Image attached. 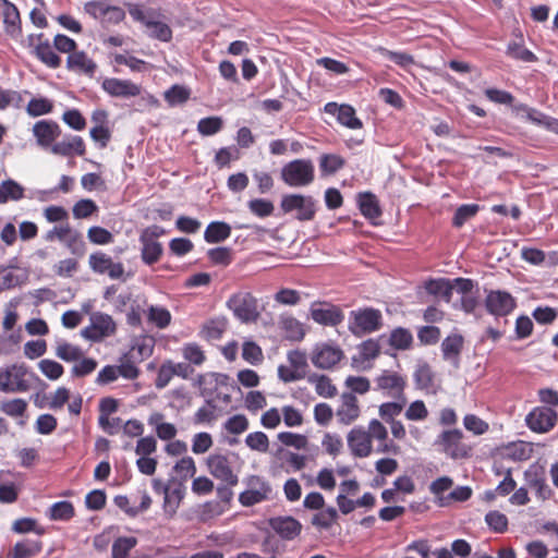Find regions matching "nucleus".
<instances>
[{
    "mask_svg": "<svg viewBox=\"0 0 558 558\" xmlns=\"http://www.w3.org/2000/svg\"><path fill=\"white\" fill-rule=\"evenodd\" d=\"M27 408V401L22 398L8 399L0 402V411L14 418L25 416Z\"/></svg>",
    "mask_w": 558,
    "mask_h": 558,
    "instance_id": "obj_41",
    "label": "nucleus"
},
{
    "mask_svg": "<svg viewBox=\"0 0 558 558\" xmlns=\"http://www.w3.org/2000/svg\"><path fill=\"white\" fill-rule=\"evenodd\" d=\"M395 402H385L379 407V415L386 422L390 423L396 421L395 417L398 416L407 402L405 397L397 399Z\"/></svg>",
    "mask_w": 558,
    "mask_h": 558,
    "instance_id": "obj_55",
    "label": "nucleus"
},
{
    "mask_svg": "<svg viewBox=\"0 0 558 558\" xmlns=\"http://www.w3.org/2000/svg\"><path fill=\"white\" fill-rule=\"evenodd\" d=\"M278 324L284 339L289 341L300 342L306 335L304 324L292 315H281Z\"/></svg>",
    "mask_w": 558,
    "mask_h": 558,
    "instance_id": "obj_25",
    "label": "nucleus"
},
{
    "mask_svg": "<svg viewBox=\"0 0 558 558\" xmlns=\"http://www.w3.org/2000/svg\"><path fill=\"white\" fill-rule=\"evenodd\" d=\"M185 496L182 483H173L163 496V511L168 518H173Z\"/></svg>",
    "mask_w": 558,
    "mask_h": 558,
    "instance_id": "obj_26",
    "label": "nucleus"
},
{
    "mask_svg": "<svg viewBox=\"0 0 558 558\" xmlns=\"http://www.w3.org/2000/svg\"><path fill=\"white\" fill-rule=\"evenodd\" d=\"M359 208L361 214L367 219L374 220L381 216L378 199L371 192L359 194Z\"/></svg>",
    "mask_w": 558,
    "mask_h": 558,
    "instance_id": "obj_29",
    "label": "nucleus"
},
{
    "mask_svg": "<svg viewBox=\"0 0 558 558\" xmlns=\"http://www.w3.org/2000/svg\"><path fill=\"white\" fill-rule=\"evenodd\" d=\"M310 315L315 323L322 326L337 327L344 319L343 311L338 305L327 302H313Z\"/></svg>",
    "mask_w": 558,
    "mask_h": 558,
    "instance_id": "obj_12",
    "label": "nucleus"
},
{
    "mask_svg": "<svg viewBox=\"0 0 558 558\" xmlns=\"http://www.w3.org/2000/svg\"><path fill=\"white\" fill-rule=\"evenodd\" d=\"M24 281L19 269L12 267H0V293L2 291L20 286Z\"/></svg>",
    "mask_w": 558,
    "mask_h": 558,
    "instance_id": "obj_43",
    "label": "nucleus"
},
{
    "mask_svg": "<svg viewBox=\"0 0 558 558\" xmlns=\"http://www.w3.org/2000/svg\"><path fill=\"white\" fill-rule=\"evenodd\" d=\"M181 351L184 360L191 365L201 366L206 361L205 352L195 342L185 343Z\"/></svg>",
    "mask_w": 558,
    "mask_h": 558,
    "instance_id": "obj_52",
    "label": "nucleus"
},
{
    "mask_svg": "<svg viewBox=\"0 0 558 558\" xmlns=\"http://www.w3.org/2000/svg\"><path fill=\"white\" fill-rule=\"evenodd\" d=\"M281 179L289 186H306L315 179V168L311 159H294L281 169Z\"/></svg>",
    "mask_w": 558,
    "mask_h": 558,
    "instance_id": "obj_7",
    "label": "nucleus"
},
{
    "mask_svg": "<svg viewBox=\"0 0 558 558\" xmlns=\"http://www.w3.org/2000/svg\"><path fill=\"white\" fill-rule=\"evenodd\" d=\"M66 68L78 74L93 76L97 70V64L84 51H74L66 58Z\"/></svg>",
    "mask_w": 558,
    "mask_h": 558,
    "instance_id": "obj_24",
    "label": "nucleus"
},
{
    "mask_svg": "<svg viewBox=\"0 0 558 558\" xmlns=\"http://www.w3.org/2000/svg\"><path fill=\"white\" fill-rule=\"evenodd\" d=\"M40 372L50 380L59 379L63 373L64 367L57 361L44 359L38 363Z\"/></svg>",
    "mask_w": 558,
    "mask_h": 558,
    "instance_id": "obj_63",
    "label": "nucleus"
},
{
    "mask_svg": "<svg viewBox=\"0 0 558 558\" xmlns=\"http://www.w3.org/2000/svg\"><path fill=\"white\" fill-rule=\"evenodd\" d=\"M32 53L45 65L50 69H57L61 65V58L54 52L50 41L35 47Z\"/></svg>",
    "mask_w": 558,
    "mask_h": 558,
    "instance_id": "obj_37",
    "label": "nucleus"
},
{
    "mask_svg": "<svg viewBox=\"0 0 558 558\" xmlns=\"http://www.w3.org/2000/svg\"><path fill=\"white\" fill-rule=\"evenodd\" d=\"M163 97L170 107L182 105L189 100L190 89L175 84L165 92Z\"/></svg>",
    "mask_w": 558,
    "mask_h": 558,
    "instance_id": "obj_53",
    "label": "nucleus"
},
{
    "mask_svg": "<svg viewBox=\"0 0 558 558\" xmlns=\"http://www.w3.org/2000/svg\"><path fill=\"white\" fill-rule=\"evenodd\" d=\"M477 204H464L457 208L453 218L452 226L456 228H461L468 220L475 217L478 213Z\"/></svg>",
    "mask_w": 558,
    "mask_h": 558,
    "instance_id": "obj_57",
    "label": "nucleus"
},
{
    "mask_svg": "<svg viewBox=\"0 0 558 558\" xmlns=\"http://www.w3.org/2000/svg\"><path fill=\"white\" fill-rule=\"evenodd\" d=\"M154 351V339L150 337H142L135 341L126 353L129 357H132L137 363L148 359Z\"/></svg>",
    "mask_w": 558,
    "mask_h": 558,
    "instance_id": "obj_35",
    "label": "nucleus"
},
{
    "mask_svg": "<svg viewBox=\"0 0 558 558\" xmlns=\"http://www.w3.org/2000/svg\"><path fill=\"white\" fill-rule=\"evenodd\" d=\"M413 379L417 389L430 390L434 388L435 374L427 362H418Z\"/></svg>",
    "mask_w": 558,
    "mask_h": 558,
    "instance_id": "obj_31",
    "label": "nucleus"
},
{
    "mask_svg": "<svg viewBox=\"0 0 558 558\" xmlns=\"http://www.w3.org/2000/svg\"><path fill=\"white\" fill-rule=\"evenodd\" d=\"M43 550V542L39 539H23L17 542L9 551V558H33Z\"/></svg>",
    "mask_w": 558,
    "mask_h": 558,
    "instance_id": "obj_28",
    "label": "nucleus"
},
{
    "mask_svg": "<svg viewBox=\"0 0 558 558\" xmlns=\"http://www.w3.org/2000/svg\"><path fill=\"white\" fill-rule=\"evenodd\" d=\"M60 125L50 119H44L35 122L32 129L33 136L36 140V144L45 149L52 151V147L57 143V140L61 135Z\"/></svg>",
    "mask_w": 558,
    "mask_h": 558,
    "instance_id": "obj_13",
    "label": "nucleus"
},
{
    "mask_svg": "<svg viewBox=\"0 0 558 558\" xmlns=\"http://www.w3.org/2000/svg\"><path fill=\"white\" fill-rule=\"evenodd\" d=\"M223 121L220 117L203 118L197 123V131L204 136H210L221 131Z\"/></svg>",
    "mask_w": 558,
    "mask_h": 558,
    "instance_id": "obj_61",
    "label": "nucleus"
},
{
    "mask_svg": "<svg viewBox=\"0 0 558 558\" xmlns=\"http://www.w3.org/2000/svg\"><path fill=\"white\" fill-rule=\"evenodd\" d=\"M269 526L286 541L294 539L302 531L301 522L290 515L271 518Z\"/></svg>",
    "mask_w": 558,
    "mask_h": 558,
    "instance_id": "obj_22",
    "label": "nucleus"
},
{
    "mask_svg": "<svg viewBox=\"0 0 558 558\" xmlns=\"http://www.w3.org/2000/svg\"><path fill=\"white\" fill-rule=\"evenodd\" d=\"M24 197V187L14 180H5L0 183V204L9 201H20Z\"/></svg>",
    "mask_w": 558,
    "mask_h": 558,
    "instance_id": "obj_40",
    "label": "nucleus"
},
{
    "mask_svg": "<svg viewBox=\"0 0 558 558\" xmlns=\"http://www.w3.org/2000/svg\"><path fill=\"white\" fill-rule=\"evenodd\" d=\"M274 300L281 305L295 306L301 302L302 295L301 292L295 289L281 288L275 293Z\"/></svg>",
    "mask_w": 558,
    "mask_h": 558,
    "instance_id": "obj_60",
    "label": "nucleus"
},
{
    "mask_svg": "<svg viewBox=\"0 0 558 558\" xmlns=\"http://www.w3.org/2000/svg\"><path fill=\"white\" fill-rule=\"evenodd\" d=\"M76 363L71 368V375L75 378H82L94 373L98 366V363L93 357H81V360L75 361Z\"/></svg>",
    "mask_w": 558,
    "mask_h": 558,
    "instance_id": "obj_58",
    "label": "nucleus"
},
{
    "mask_svg": "<svg viewBox=\"0 0 558 558\" xmlns=\"http://www.w3.org/2000/svg\"><path fill=\"white\" fill-rule=\"evenodd\" d=\"M361 409L356 396L352 392H344L341 396L340 404L337 408L336 416L341 424L350 425L359 418Z\"/></svg>",
    "mask_w": 558,
    "mask_h": 558,
    "instance_id": "obj_21",
    "label": "nucleus"
},
{
    "mask_svg": "<svg viewBox=\"0 0 558 558\" xmlns=\"http://www.w3.org/2000/svg\"><path fill=\"white\" fill-rule=\"evenodd\" d=\"M227 320L225 318H214L206 322L201 330V336L207 341H216L221 339L227 330Z\"/></svg>",
    "mask_w": 558,
    "mask_h": 558,
    "instance_id": "obj_36",
    "label": "nucleus"
},
{
    "mask_svg": "<svg viewBox=\"0 0 558 558\" xmlns=\"http://www.w3.org/2000/svg\"><path fill=\"white\" fill-rule=\"evenodd\" d=\"M231 235V227L225 221H213L210 222L205 232L204 239L207 243H220L227 240Z\"/></svg>",
    "mask_w": 558,
    "mask_h": 558,
    "instance_id": "obj_30",
    "label": "nucleus"
},
{
    "mask_svg": "<svg viewBox=\"0 0 558 558\" xmlns=\"http://www.w3.org/2000/svg\"><path fill=\"white\" fill-rule=\"evenodd\" d=\"M0 7L2 8L5 34L13 40L21 41L24 44V41L22 40V20L19 9L9 0H0Z\"/></svg>",
    "mask_w": 558,
    "mask_h": 558,
    "instance_id": "obj_18",
    "label": "nucleus"
},
{
    "mask_svg": "<svg viewBox=\"0 0 558 558\" xmlns=\"http://www.w3.org/2000/svg\"><path fill=\"white\" fill-rule=\"evenodd\" d=\"M101 87L110 96L121 98L136 97L142 90L141 86L132 81L116 77L105 78Z\"/></svg>",
    "mask_w": 558,
    "mask_h": 558,
    "instance_id": "obj_20",
    "label": "nucleus"
},
{
    "mask_svg": "<svg viewBox=\"0 0 558 558\" xmlns=\"http://www.w3.org/2000/svg\"><path fill=\"white\" fill-rule=\"evenodd\" d=\"M523 480L538 501L554 499L555 492L547 482V470L543 463L538 461L531 463L523 472Z\"/></svg>",
    "mask_w": 558,
    "mask_h": 558,
    "instance_id": "obj_4",
    "label": "nucleus"
},
{
    "mask_svg": "<svg viewBox=\"0 0 558 558\" xmlns=\"http://www.w3.org/2000/svg\"><path fill=\"white\" fill-rule=\"evenodd\" d=\"M87 238L96 245H107L113 242V234L106 228L93 226L87 230Z\"/></svg>",
    "mask_w": 558,
    "mask_h": 558,
    "instance_id": "obj_64",
    "label": "nucleus"
},
{
    "mask_svg": "<svg viewBox=\"0 0 558 558\" xmlns=\"http://www.w3.org/2000/svg\"><path fill=\"white\" fill-rule=\"evenodd\" d=\"M337 121L351 130L363 128V122L356 117L355 109L351 105L342 104V109L339 112Z\"/></svg>",
    "mask_w": 558,
    "mask_h": 558,
    "instance_id": "obj_47",
    "label": "nucleus"
},
{
    "mask_svg": "<svg viewBox=\"0 0 558 558\" xmlns=\"http://www.w3.org/2000/svg\"><path fill=\"white\" fill-rule=\"evenodd\" d=\"M173 471L181 478L182 482L194 477L196 474V464L192 457L185 456L181 458L173 466Z\"/></svg>",
    "mask_w": 558,
    "mask_h": 558,
    "instance_id": "obj_54",
    "label": "nucleus"
},
{
    "mask_svg": "<svg viewBox=\"0 0 558 558\" xmlns=\"http://www.w3.org/2000/svg\"><path fill=\"white\" fill-rule=\"evenodd\" d=\"M90 320V326L81 331L85 339L99 341L105 337L112 336L117 330L113 318L108 314L96 313L92 316Z\"/></svg>",
    "mask_w": 558,
    "mask_h": 558,
    "instance_id": "obj_15",
    "label": "nucleus"
},
{
    "mask_svg": "<svg viewBox=\"0 0 558 558\" xmlns=\"http://www.w3.org/2000/svg\"><path fill=\"white\" fill-rule=\"evenodd\" d=\"M137 545V538L134 536L118 537L111 547L112 558H128L130 551Z\"/></svg>",
    "mask_w": 558,
    "mask_h": 558,
    "instance_id": "obj_45",
    "label": "nucleus"
},
{
    "mask_svg": "<svg viewBox=\"0 0 558 558\" xmlns=\"http://www.w3.org/2000/svg\"><path fill=\"white\" fill-rule=\"evenodd\" d=\"M388 342L395 350H409L413 344V336L409 329L397 327L391 330Z\"/></svg>",
    "mask_w": 558,
    "mask_h": 558,
    "instance_id": "obj_39",
    "label": "nucleus"
},
{
    "mask_svg": "<svg viewBox=\"0 0 558 558\" xmlns=\"http://www.w3.org/2000/svg\"><path fill=\"white\" fill-rule=\"evenodd\" d=\"M120 365L117 366V371H119V376L125 379H136L140 376V368L136 366V361L125 353L121 360Z\"/></svg>",
    "mask_w": 558,
    "mask_h": 558,
    "instance_id": "obj_62",
    "label": "nucleus"
},
{
    "mask_svg": "<svg viewBox=\"0 0 558 558\" xmlns=\"http://www.w3.org/2000/svg\"><path fill=\"white\" fill-rule=\"evenodd\" d=\"M28 374L26 366L13 364L0 369V391L2 392H25L31 385L26 379Z\"/></svg>",
    "mask_w": 558,
    "mask_h": 558,
    "instance_id": "obj_8",
    "label": "nucleus"
},
{
    "mask_svg": "<svg viewBox=\"0 0 558 558\" xmlns=\"http://www.w3.org/2000/svg\"><path fill=\"white\" fill-rule=\"evenodd\" d=\"M344 165V158L336 154H323L319 158V169L323 175L335 174L342 169Z\"/></svg>",
    "mask_w": 558,
    "mask_h": 558,
    "instance_id": "obj_42",
    "label": "nucleus"
},
{
    "mask_svg": "<svg viewBox=\"0 0 558 558\" xmlns=\"http://www.w3.org/2000/svg\"><path fill=\"white\" fill-rule=\"evenodd\" d=\"M46 514L51 521H70L75 517V508L71 501H58L49 507Z\"/></svg>",
    "mask_w": 558,
    "mask_h": 558,
    "instance_id": "obj_34",
    "label": "nucleus"
},
{
    "mask_svg": "<svg viewBox=\"0 0 558 558\" xmlns=\"http://www.w3.org/2000/svg\"><path fill=\"white\" fill-rule=\"evenodd\" d=\"M165 233V229L157 225L142 230L138 241L141 243V258L145 265L151 266L160 260L163 247L159 238Z\"/></svg>",
    "mask_w": 558,
    "mask_h": 558,
    "instance_id": "obj_6",
    "label": "nucleus"
},
{
    "mask_svg": "<svg viewBox=\"0 0 558 558\" xmlns=\"http://www.w3.org/2000/svg\"><path fill=\"white\" fill-rule=\"evenodd\" d=\"M348 446L354 457L366 458L373 451V440L378 441L376 452L398 454L400 447L388 441V430L385 425L374 418L368 423L367 430L363 426L352 428L347 437Z\"/></svg>",
    "mask_w": 558,
    "mask_h": 558,
    "instance_id": "obj_1",
    "label": "nucleus"
},
{
    "mask_svg": "<svg viewBox=\"0 0 558 558\" xmlns=\"http://www.w3.org/2000/svg\"><path fill=\"white\" fill-rule=\"evenodd\" d=\"M98 211L97 204L90 198H82L77 201L72 213L75 219H86Z\"/></svg>",
    "mask_w": 558,
    "mask_h": 558,
    "instance_id": "obj_59",
    "label": "nucleus"
},
{
    "mask_svg": "<svg viewBox=\"0 0 558 558\" xmlns=\"http://www.w3.org/2000/svg\"><path fill=\"white\" fill-rule=\"evenodd\" d=\"M343 357V351L338 345L329 343L316 344L311 354L313 365L319 369H330Z\"/></svg>",
    "mask_w": 558,
    "mask_h": 558,
    "instance_id": "obj_14",
    "label": "nucleus"
},
{
    "mask_svg": "<svg viewBox=\"0 0 558 558\" xmlns=\"http://www.w3.org/2000/svg\"><path fill=\"white\" fill-rule=\"evenodd\" d=\"M280 207L286 214L296 210V219L301 221H310L314 219L316 214L315 201L313 197L302 194L284 195L281 199Z\"/></svg>",
    "mask_w": 558,
    "mask_h": 558,
    "instance_id": "obj_9",
    "label": "nucleus"
},
{
    "mask_svg": "<svg viewBox=\"0 0 558 558\" xmlns=\"http://www.w3.org/2000/svg\"><path fill=\"white\" fill-rule=\"evenodd\" d=\"M217 417V405L214 404L213 401H206V403L194 413L193 422L196 425L211 424Z\"/></svg>",
    "mask_w": 558,
    "mask_h": 558,
    "instance_id": "obj_50",
    "label": "nucleus"
},
{
    "mask_svg": "<svg viewBox=\"0 0 558 558\" xmlns=\"http://www.w3.org/2000/svg\"><path fill=\"white\" fill-rule=\"evenodd\" d=\"M308 383L314 385L315 391L319 397L333 398L338 393L337 387L327 375L313 374L308 377Z\"/></svg>",
    "mask_w": 558,
    "mask_h": 558,
    "instance_id": "obj_32",
    "label": "nucleus"
},
{
    "mask_svg": "<svg viewBox=\"0 0 558 558\" xmlns=\"http://www.w3.org/2000/svg\"><path fill=\"white\" fill-rule=\"evenodd\" d=\"M53 108L54 106L52 100L46 97H35L28 101L26 106V112L28 116L35 118L51 113Z\"/></svg>",
    "mask_w": 558,
    "mask_h": 558,
    "instance_id": "obj_44",
    "label": "nucleus"
},
{
    "mask_svg": "<svg viewBox=\"0 0 558 558\" xmlns=\"http://www.w3.org/2000/svg\"><path fill=\"white\" fill-rule=\"evenodd\" d=\"M377 389L385 391L389 397L395 399L404 398L407 387V378L393 371H383L375 378Z\"/></svg>",
    "mask_w": 558,
    "mask_h": 558,
    "instance_id": "obj_17",
    "label": "nucleus"
},
{
    "mask_svg": "<svg viewBox=\"0 0 558 558\" xmlns=\"http://www.w3.org/2000/svg\"><path fill=\"white\" fill-rule=\"evenodd\" d=\"M425 290L428 294L441 295L447 302H449L452 295L453 286L451 280L447 278L429 279L425 282Z\"/></svg>",
    "mask_w": 558,
    "mask_h": 558,
    "instance_id": "obj_38",
    "label": "nucleus"
},
{
    "mask_svg": "<svg viewBox=\"0 0 558 558\" xmlns=\"http://www.w3.org/2000/svg\"><path fill=\"white\" fill-rule=\"evenodd\" d=\"M383 326V315L377 308L365 307L350 313L349 330L356 337H362L379 330Z\"/></svg>",
    "mask_w": 558,
    "mask_h": 558,
    "instance_id": "obj_5",
    "label": "nucleus"
},
{
    "mask_svg": "<svg viewBox=\"0 0 558 558\" xmlns=\"http://www.w3.org/2000/svg\"><path fill=\"white\" fill-rule=\"evenodd\" d=\"M558 422V413L549 407H535L525 416L526 426L534 433L550 432Z\"/></svg>",
    "mask_w": 558,
    "mask_h": 558,
    "instance_id": "obj_10",
    "label": "nucleus"
},
{
    "mask_svg": "<svg viewBox=\"0 0 558 558\" xmlns=\"http://www.w3.org/2000/svg\"><path fill=\"white\" fill-rule=\"evenodd\" d=\"M207 257L211 264L226 267L232 263L233 252L230 247L219 246L208 250Z\"/></svg>",
    "mask_w": 558,
    "mask_h": 558,
    "instance_id": "obj_56",
    "label": "nucleus"
},
{
    "mask_svg": "<svg viewBox=\"0 0 558 558\" xmlns=\"http://www.w3.org/2000/svg\"><path fill=\"white\" fill-rule=\"evenodd\" d=\"M206 465L209 473L218 481L228 486H235L239 483L238 475L233 472L231 461L228 454L211 453L206 459Z\"/></svg>",
    "mask_w": 558,
    "mask_h": 558,
    "instance_id": "obj_11",
    "label": "nucleus"
},
{
    "mask_svg": "<svg viewBox=\"0 0 558 558\" xmlns=\"http://www.w3.org/2000/svg\"><path fill=\"white\" fill-rule=\"evenodd\" d=\"M338 519V512L333 507L319 510L312 518V524L322 530H328Z\"/></svg>",
    "mask_w": 558,
    "mask_h": 558,
    "instance_id": "obj_48",
    "label": "nucleus"
},
{
    "mask_svg": "<svg viewBox=\"0 0 558 558\" xmlns=\"http://www.w3.org/2000/svg\"><path fill=\"white\" fill-rule=\"evenodd\" d=\"M227 307L243 324L256 323L260 317L258 300L247 291L233 293L227 301Z\"/></svg>",
    "mask_w": 558,
    "mask_h": 558,
    "instance_id": "obj_3",
    "label": "nucleus"
},
{
    "mask_svg": "<svg viewBox=\"0 0 558 558\" xmlns=\"http://www.w3.org/2000/svg\"><path fill=\"white\" fill-rule=\"evenodd\" d=\"M453 485V481L449 476H441L433 481L429 485L430 493L437 497L438 505L444 507L448 505L446 497L442 494L449 490Z\"/></svg>",
    "mask_w": 558,
    "mask_h": 558,
    "instance_id": "obj_51",
    "label": "nucleus"
},
{
    "mask_svg": "<svg viewBox=\"0 0 558 558\" xmlns=\"http://www.w3.org/2000/svg\"><path fill=\"white\" fill-rule=\"evenodd\" d=\"M463 343L464 339L460 333L447 336L441 342L442 357L458 366Z\"/></svg>",
    "mask_w": 558,
    "mask_h": 558,
    "instance_id": "obj_27",
    "label": "nucleus"
},
{
    "mask_svg": "<svg viewBox=\"0 0 558 558\" xmlns=\"http://www.w3.org/2000/svg\"><path fill=\"white\" fill-rule=\"evenodd\" d=\"M51 154L62 157L74 155L82 157L86 154V144L83 137L78 135H66L62 141L54 144Z\"/></svg>",
    "mask_w": 558,
    "mask_h": 558,
    "instance_id": "obj_23",
    "label": "nucleus"
},
{
    "mask_svg": "<svg viewBox=\"0 0 558 558\" xmlns=\"http://www.w3.org/2000/svg\"><path fill=\"white\" fill-rule=\"evenodd\" d=\"M485 306L494 316H507L515 307L514 298L505 291H490L485 299Z\"/></svg>",
    "mask_w": 558,
    "mask_h": 558,
    "instance_id": "obj_19",
    "label": "nucleus"
},
{
    "mask_svg": "<svg viewBox=\"0 0 558 558\" xmlns=\"http://www.w3.org/2000/svg\"><path fill=\"white\" fill-rule=\"evenodd\" d=\"M436 450L452 460L471 457L472 447L464 441V434L459 428L444 429L434 441Z\"/></svg>",
    "mask_w": 558,
    "mask_h": 558,
    "instance_id": "obj_2",
    "label": "nucleus"
},
{
    "mask_svg": "<svg viewBox=\"0 0 558 558\" xmlns=\"http://www.w3.org/2000/svg\"><path fill=\"white\" fill-rule=\"evenodd\" d=\"M147 322L159 329L167 328L172 320L170 311L163 306L149 305L146 311Z\"/></svg>",
    "mask_w": 558,
    "mask_h": 558,
    "instance_id": "obj_33",
    "label": "nucleus"
},
{
    "mask_svg": "<svg viewBox=\"0 0 558 558\" xmlns=\"http://www.w3.org/2000/svg\"><path fill=\"white\" fill-rule=\"evenodd\" d=\"M146 28L149 31V37L158 39L163 43H168L172 39V29L170 26L160 21H154L146 23Z\"/></svg>",
    "mask_w": 558,
    "mask_h": 558,
    "instance_id": "obj_49",
    "label": "nucleus"
},
{
    "mask_svg": "<svg viewBox=\"0 0 558 558\" xmlns=\"http://www.w3.org/2000/svg\"><path fill=\"white\" fill-rule=\"evenodd\" d=\"M88 265L90 269L99 275H108L111 279H121L124 275V266L122 263L113 262V259L104 252H95L89 255Z\"/></svg>",
    "mask_w": 558,
    "mask_h": 558,
    "instance_id": "obj_16",
    "label": "nucleus"
},
{
    "mask_svg": "<svg viewBox=\"0 0 558 558\" xmlns=\"http://www.w3.org/2000/svg\"><path fill=\"white\" fill-rule=\"evenodd\" d=\"M54 353L64 362H75L81 360L84 355L80 347L65 341H61L57 344Z\"/></svg>",
    "mask_w": 558,
    "mask_h": 558,
    "instance_id": "obj_46",
    "label": "nucleus"
}]
</instances>
